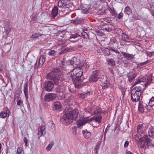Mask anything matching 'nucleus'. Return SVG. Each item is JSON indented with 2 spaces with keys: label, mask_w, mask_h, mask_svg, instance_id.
<instances>
[{
  "label": "nucleus",
  "mask_w": 154,
  "mask_h": 154,
  "mask_svg": "<svg viewBox=\"0 0 154 154\" xmlns=\"http://www.w3.org/2000/svg\"><path fill=\"white\" fill-rule=\"evenodd\" d=\"M67 113L64 115L60 118V122L65 125H68L72 122L73 120H76L77 118L79 113V111L78 109H74L72 111H68Z\"/></svg>",
  "instance_id": "obj_1"
},
{
  "label": "nucleus",
  "mask_w": 154,
  "mask_h": 154,
  "mask_svg": "<svg viewBox=\"0 0 154 154\" xmlns=\"http://www.w3.org/2000/svg\"><path fill=\"white\" fill-rule=\"evenodd\" d=\"M150 9L152 13V14L154 15V3L153 2H151L150 4Z\"/></svg>",
  "instance_id": "obj_37"
},
{
  "label": "nucleus",
  "mask_w": 154,
  "mask_h": 154,
  "mask_svg": "<svg viewBox=\"0 0 154 154\" xmlns=\"http://www.w3.org/2000/svg\"><path fill=\"white\" fill-rule=\"evenodd\" d=\"M22 152V149L20 147H18L17 151V154H21Z\"/></svg>",
  "instance_id": "obj_48"
},
{
  "label": "nucleus",
  "mask_w": 154,
  "mask_h": 154,
  "mask_svg": "<svg viewBox=\"0 0 154 154\" xmlns=\"http://www.w3.org/2000/svg\"><path fill=\"white\" fill-rule=\"evenodd\" d=\"M153 105H154V97H152L150 100L149 102L148 103V105L146 104V109H147L148 110L151 109V106H152Z\"/></svg>",
  "instance_id": "obj_22"
},
{
  "label": "nucleus",
  "mask_w": 154,
  "mask_h": 154,
  "mask_svg": "<svg viewBox=\"0 0 154 154\" xmlns=\"http://www.w3.org/2000/svg\"><path fill=\"white\" fill-rule=\"evenodd\" d=\"M122 37V41L127 42H131V39L129 38L128 36L126 34L123 33Z\"/></svg>",
  "instance_id": "obj_26"
},
{
  "label": "nucleus",
  "mask_w": 154,
  "mask_h": 154,
  "mask_svg": "<svg viewBox=\"0 0 154 154\" xmlns=\"http://www.w3.org/2000/svg\"><path fill=\"white\" fill-rule=\"evenodd\" d=\"M23 101L21 100H18L17 102V104L18 106H21V104H23Z\"/></svg>",
  "instance_id": "obj_53"
},
{
  "label": "nucleus",
  "mask_w": 154,
  "mask_h": 154,
  "mask_svg": "<svg viewBox=\"0 0 154 154\" xmlns=\"http://www.w3.org/2000/svg\"><path fill=\"white\" fill-rule=\"evenodd\" d=\"M105 53L106 55H109L110 54V51L108 48H106L105 51Z\"/></svg>",
  "instance_id": "obj_52"
},
{
  "label": "nucleus",
  "mask_w": 154,
  "mask_h": 154,
  "mask_svg": "<svg viewBox=\"0 0 154 154\" xmlns=\"http://www.w3.org/2000/svg\"><path fill=\"white\" fill-rule=\"evenodd\" d=\"M73 82L75 83V86L76 88H79L82 87L83 85L82 84L81 82L82 81V80L81 79H80L77 80H73Z\"/></svg>",
  "instance_id": "obj_19"
},
{
  "label": "nucleus",
  "mask_w": 154,
  "mask_h": 154,
  "mask_svg": "<svg viewBox=\"0 0 154 154\" xmlns=\"http://www.w3.org/2000/svg\"><path fill=\"white\" fill-rule=\"evenodd\" d=\"M87 67V65L86 63H84L82 65H80L79 67L78 68H80L82 70L83 72V71H85Z\"/></svg>",
  "instance_id": "obj_31"
},
{
  "label": "nucleus",
  "mask_w": 154,
  "mask_h": 154,
  "mask_svg": "<svg viewBox=\"0 0 154 154\" xmlns=\"http://www.w3.org/2000/svg\"><path fill=\"white\" fill-rule=\"evenodd\" d=\"M102 112V111L101 110L100 108L99 107H97V109L96 110L94 111V114H97L98 113L100 114Z\"/></svg>",
  "instance_id": "obj_44"
},
{
  "label": "nucleus",
  "mask_w": 154,
  "mask_h": 154,
  "mask_svg": "<svg viewBox=\"0 0 154 154\" xmlns=\"http://www.w3.org/2000/svg\"><path fill=\"white\" fill-rule=\"evenodd\" d=\"M148 134L149 136L154 138V128L151 126L149 128Z\"/></svg>",
  "instance_id": "obj_24"
},
{
  "label": "nucleus",
  "mask_w": 154,
  "mask_h": 154,
  "mask_svg": "<svg viewBox=\"0 0 154 154\" xmlns=\"http://www.w3.org/2000/svg\"><path fill=\"white\" fill-rule=\"evenodd\" d=\"M58 13V8L57 6H54L51 12V15L53 18H54Z\"/></svg>",
  "instance_id": "obj_20"
},
{
  "label": "nucleus",
  "mask_w": 154,
  "mask_h": 154,
  "mask_svg": "<svg viewBox=\"0 0 154 154\" xmlns=\"http://www.w3.org/2000/svg\"><path fill=\"white\" fill-rule=\"evenodd\" d=\"M56 53V51L54 50H50L48 53V54L50 56H55Z\"/></svg>",
  "instance_id": "obj_40"
},
{
  "label": "nucleus",
  "mask_w": 154,
  "mask_h": 154,
  "mask_svg": "<svg viewBox=\"0 0 154 154\" xmlns=\"http://www.w3.org/2000/svg\"><path fill=\"white\" fill-rule=\"evenodd\" d=\"M57 97V95L56 94L49 93L45 95L44 99L45 101L48 102L53 100Z\"/></svg>",
  "instance_id": "obj_10"
},
{
  "label": "nucleus",
  "mask_w": 154,
  "mask_h": 154,
  "mask_svg": "<svg viewBox=\"0 0 154 154\" xmlns=\"http://www.w3.org/2000/svg\"><path fill=\"white\" fill-rule=\"evenodd\" d=\"M60 66L64 70H65L66 68L64 64H62V65L61 66Z\"/></svg>",
  "instance_id": "obj_62"
},
{
  "label": "nucleus",
  "mask_w": 154,
  "mask_h": 154,
  "mask_svg": "<svg viewBox=\"0 0 154 154\" xmlns=\"http://www.w3.org/2000/svg\"><path fill=\"white\" fill-rule=\"evenodd\" d=\"M110 12L111 13L112 16H116L117 15V13L116 12H115L114 9H111L110 8L109 10Z\"/></svg>",
  "instance_id": "obj_46"
},
{
  "label": "nucleus",
  "mask_w": 154,
  "mask_h": 154,
  "mask_svg": "<svg viewBox=\"0 0 154 154\" xmlns=\"http://www.w3.org/2000/svg\"><path fill=\"white\" fill-rule=\"evenodd\" d=\"M103 30L108 32H109L112 31V29L110 27H108L103 29Z\"/></svg>",
  "instance_id": "obj_56"
},
{
  "label": "nucleus",
  "mask_w": 154,
  "mask_h": 154,
  "mask_svg": "<svg viewBox=\"0 0 154 154\" xmlns=\"http://www.w3.org/2000/svg\"><path fill=\"white\" fill-rule=\"evenodd\" d=\"M110 50L112 51H113L115 52L116 53H118L119 54L120 53L119 51V50L117 49H115L114 48H110Z\"/></svg>",
  "instance_id": "obj_47"
},
{
  "label": "nucleus",
  "mask_w": 154,
  "mask_h": 154,
  "mask_svg": "<svg viewBox=\"0 0 154 154\" xmlns=\"http://www.w3.org/2000/svg\"><path fill=\"white\" fill-rule=\"evenodd\" d=\"M82 132L84 136L86 138H89L91 135V133L86 130H83Z\"/></svg>",
  "instance_id": "obj_27"
},
{
  "label": "nucleus",
  "mask_w": 154,
  "mask_h": 154,
  "mask_svg": "<svg viewBox=\"0 0 154 154\" xmlns=\"http://www.w3.org/2000/svg\"><path fill=\"white\" fill-rule=\"evenodd\" d=\"M152 75L153 74H151V75H149V76L148 77L146 82L147 85L150 83L152 81L153 79L154 78V77Z\"/></svg>",
  "instance_id": "obj_33"
},
{
  "label": "nucleus",
  "mask_w": 154,
  "mask_h": 154,
  "mask_svg": "<svg viewBox=\"0 0 154 154\" xmlns=\"http://www.w3.org/2000/svg\"><path fill=\"white\" fill-rule=\"evenodd\" d=\"M73 97L72 95L69 94H64L61 97V99H63L65 98L66 100H70L72 99Z\"/></svg>",
  "instance_id": "obj_23"
},
{
  "label": "nucleus",
  "mask_w": 154,
  "mask_h": 154,
  "mask_svg": "<svg viewBox=\"0 0 154 154\" xmlns=\"http://www.w3.org/2000/svg\"><path fill=\"white\" fill-rule=\"evenodd\" d=\"M83 12L85 14H87L88 13L89 11L88 9H85V10H84L83 9Z\"/></svg>",
  "instance_id": "obj_58"
},
{
  "label": "nucleus",
  "mask_w": 154,
  "mask_h": 154,
  "mask_svg": "<svg viewBox=\"0 0 154 154\" xmlns=\"http://www.w3.org/2000/svg\"><path fill=\"white\" fill-rule=\"evenodd\" d=\"M122 54L124 57L127 60H132L133 59V56L129 54L126 53L125 52H122Z\"/></svg>",
  "instance_id": "obj_25"
},
{
  "label": "nucleus",
  "mask_w": 154,
  "mask_h": 154,
  "mask_svg": "<svg viewBox=\"0 0 154 154\" xmlns=\"http://www.w3.org/2000/svg\"><path fill=\"white\" fill-rule=\"evenodd\" d=\"M109 71L113 74H114V72L113 70L111 69H109Z\"/></svg>",
  "instance_id": "obj_64"
},
{
  "label": "nucleus",
  "mask_w": 154,
  "mask_h": 154,
  "mask_svg": "<svg viewBox=\"0 0 154 154\" xmlns=\"http://www.w3.org/2000/svg\"><path fill=\"white\" fill-rule=\"evenodd\" d=\"M138 109V111L140 112L141 113H143L144 112V109L141 104L140 103L139 104Z\"/></svg>",
  "instance_id": "obj_35"
},
{
  "label": "nucleus",
  "mask_w": 154,
  "mask_h": 154,
  "mask_svg": "<svg viewBox=\"0 0 154 154\" xmlns=\"http://www.w3.org/2000/svg\"><path fill=\"white\" fill-rule=\"evenodd\" d=\"M143 138L144 139H141L139 140L138 143V146L141 148H144L145 146L150 143L151 141L148 138L147 135L144 136Z\"/></svg>",
  "instance_id": "obj_4"
},
{
  "label": "nucleus",
  "mask_w": 154,
  "mask_h": 154,
  "mask_svg": "<svg viewBox=\"0 0 154 154\" xmlns=\"http://www.w3.org/2000/svg\"><path fill=\"white\" fill-rule=\"evenodd\" d=\"M93 75L90 77V81L91 82H96L98 79L100 78L101 75L100 72L99 71H95L93 72Z\"/></svg>",
  "instance_id": "obj_8"
},
{
  "label": "nucleus",
  "mask_w": 154,
  "mask_h": 154,
  "mask_svg": "<svg viewBox=\"0 0 154 154\" xmlns=\"http://www.w3.org/2000/svg\"><path fill=\"white\" fill-rule=\"evenodd\" d=\"M145 126L143 124H141L138 125L137 126V132L140 134L141 137H143L146 135L145 134L144 131L145 130Z\"/></svg>",
  "instance_id": "obj_7"
},
{
  "label": "nucleus",
  "mask_w": 154,
  "mask_h": 154,
  "mask_svg": "<svg viewBox=\"0 0 154 154\" xmlns=\"http://www.w3.org/2000/svg\"><path fill=\"white\" fill-rule=\"evenodd\" d=\"M69 91L71 93H75V90H74L71 87H70L69 88Z\"/></svg>",
  "instance_id": "obj_49"
},
{
  "label": "nucleus",
  "mask_w": 154,
  "mask_h": 154,
  "mask_svg": "<svg viewBox=\"0 0 154 154\" xmlns=\"http://www.w3.org/2000/svg\"><path fill=\"white\" fill-rule=\"evenodd\" d=\"M74 50V48L72 45L70 43H68L65 46L63 47L59 54H61L68 52H70Z\"/></svg>",
  "instance_id": "obj_5"
},
{
  "label": "nucleus",
  "mask_w": 154,
  "mask_h": 154,
  "mask_svg": "<svg viewBox=\"0 0 154 154\" xmlns=\"http://www.w3.org/2000/svg\"><path fill=\"white\" fill-rule=\"evenodd\" d=\"M50 81H48L45 82L44 84V88L46 91H51L54 87V84H55L54 82H52Z\"/></svg>",
  "instance_id": "obj_9"
},
{
  "label": "nucleus",
  "mask_w": 154,
  "mask_h": 154,
  "mask_svg": "<svg viewBox=\"0 0 154 154\" xmlns=\"http://www.w3.org/2000/svg\"><path fill=\"white\" fill-rule=\"evenodd\" d=\"M88 93H86L84 94H82L81 95V97L82 98H84L85 97V96H86L87 95H88Z\"/></svg>",
  "instance_id": "obj_59"
},
{
  "label": "nucleus",
  "mask_w": 154,
  "mask_h": 154,
  "mask_svg": "<svg viewBox=\"0 0 154 154\" xmlns=\"http://www.w3.org/2000/svg\"><path fill=\"white\" fill-rule=\"evenodd\" d=\"M123 14L122 13V12L120 13L118 15V19H121V18H122L123 17Z\"/></svg>",
  "instance_id": "obj_55"
},
{
  "label": "nucleus",
  "mask_w": 154,
  "mask_h": 154,
  "mask_svg": "<svg viewBox=\"0 0 154 154\" xmlns=\"http://www.w3.org/2000/svg\"><path fill=\"white\" fill-rule=\"evenodd\" d=\"M8 115L7 112H2L0 113V116L1 118H4L7 117Z\"/></svg>",
  "instance_id": "obj_32"
},
{
  "label": "nucleus",
  "mask_w": 154,
  "mask_h": 154,
  "mask_svg": "<svg viewBox=\"0 0 154 154\" xmlns=\"http://www.w3.org/2000/svg\"><path fill=\"white\" fill-rule=\"evenodd\" d=\"M80 36V35L78 33H76L75 34H72L71 35L69 38L70 39L75 38Z\"/></svg>",
  "instance_id": "obj_43"
},
{
  "label": "nucleus",
  "mask_w": 154,
  "mask_h": 154,
  "mask_svg": "<svg viewBox=\"0 0 154 154\" xmlns=\"http://www.w3.org/2000/svg\"><path fill=\"white\" fill-rule=\"evenodd\" d=\"M129 144V142L128 141H126L125 142L124 146L125 147H127Z\"/></svg>",
  "instance_id": "obj_60"
},
{
  "label": "nucleus",
  "mask_w": 154,
  "mask_h": 154,
  "mask_svg": "<svg viewBox=\"0 0 154 154\" xmlns=\"http://www.w3.org/2000/svg\"><path fill=\"white\" fill-rule=\"evenodd\" d=\"M108 64L111 66H113L115 64V62L113 59H110L108 61Z\"/></svg>",
  "instance_id": "obj_38"
},
{
  "label": "nucleus",
  "mask_w": 154,
  "mask_h": 154,
  "mask_svg": "<svg viewBox=\"0 0 154 154\" xmlns=\"http://www.w3.org/2000/svg\"><path fill=\"white\" fill-rule=\"evenodd\" d=\"M24 92L25 94V96L26 99L28 98V85L27 84L25 85L24 87Z\"/></svg>",
  "instance_id": "obj_30"
},
{
  "label": "nucleus",
  "mask_w": 154,
  "mask_h": 154,
  "mask_svg": "<svg viewBox=\"0 0 154 154\" xmlns=\"http://www.w3.org/2000/svg\"><path fill=\"white\" fill-rule=\"evenodd\" d=\"M131 99L133 102H137L138 101L140 98V97L141 95V93L136 92H133L132 91L131 92Z\"/></svg>",
  "instance_id": "obj_11"
},
{
  "label": "nucleus",
  "mask_w": 154,
  "mask_h": 154,
  "mask_svg": "<svg viewBox=\"0 0 154 154\" xmlns=\"http://www.w3.org/2000/svg\"><path fill=\"white\" fill-rule=\"evenodd\" d=\"M144 87L143 85L141 84L140 86H137L134 87L132 91L136 92H140L141 94L142 89Z\"/></svg>",
  "instance_id": "obj_18"
},
{
  "label": "nucleus",
  "mask_w": 154,
  "mask_h": 154,
  "mask_svg": "<svg viewBox=\"0 0 154 154\" xmlns=\"http://www.w3.org/2000/svg\"><path fill=\"white\" fill-rule=\"evenodd\" d=\"M54 142L52 141L51 142V143L49 144L48 146L46 148V150L49 151L51 149V148L54 145Z\"/></svg>",
  "instance_id": "obj_39"
},
{
  "label": "nucleus",
  "mask_w": 154,
  "mask_h": 154,
  "mask_svg": "<svg viewBox=\"0 0 154 154\" xmlns=\"http://www.w3.org/2000/svg\"><path fill=\"white\" fill-rule=\"evenodd\" d=\"M49 127L52 129H53L54 128V125L52 121H50L48 123Z\"/></svg>",
  "instance_id": "obj_36"
},
{
  "label": "nucleus",
  "mask_w": 154,
  "mask_h": 154,
  "mask_svg": "<svg viewBox=\"0 0 154 154\" xmlns=\"http://www.w3.org/2000/svg\"><path fill=\"white\" fill-rule=\"evenodd\" d=\"M42 37H43L44 38V39L43 40H45V39H46V36L45 35L36 33L32 34V36L31 37V38H32L33 40H35L37 38H38V37L41 38ZM40 38L41 39V38Z\"/></svg>",
  "instance_id": "obj_13"
},
{
  "label": "nucleus",
  "mask_w": 154,
  "mask_h": 154,
  "mask_svg": "<svg viewBox=\"0 0 154 154\" xmlns=\"http://www.w3.org/2000/svg\"><path fill=\"white\" fill-rule=\"evenodd\" d=\"M132 11L129 7L127 6L125 9V13L128 15H129L131 13Z\"/></svg>",
  "instance_id": "obj_29"
},
{
  "label": "nucleus",
  "mask_w": 154,
  "mask_h": 154,
  "mask_svg": "<svg viewBox=\"0 0 154 154\" xmlns=\"http://www.w3.org/2000/svg\"><path fill=\"white\" fill-rule=\"evenodd\" d=\"M71 4L69 3L66 0H60L58 3V6L59 8H69Z\"/></svg>",
  "instance_id": "obj_6"
},
{
  "label": "nucleus",
  "mask_w": 154,
  "mask_h": 154,
  "mask_svg": "<svg viewBox=\"0 0 154 154\" xmlns=\"http://www.w3.org/2000/svg\"><path fill=\"white\" fill-rule=\"evenodd\" d=\"M89 120L87 118H85L79 120L78 123V125L79 126H82L87 123Z\"/></svg>",
  "instance_id": "obj_21"
},
{
  "label": "nucleus",
  "mask_w": 154,
  "mask_h": 154,
  "mask_svg": "<svg viewBox=\"0 0 154 154\" xmlns=\"http://www.w3.org/2000/svg\"><path fill=\"white\" fill-rule=\"evenodd\" d=\"M45 134V128L44 125H41L40 128L38 129V135L40 137L42 135H44Z\"/></svg>",
  "instance_id": "obj_16"
},
{
  "label": "nucleus",
  "mask_w": 154,
  "mask_h": 154,
  "mask_svg": "<svg viewBox=\"0 0 154 154\" xmlns=\"http://www.w3.org/2000/svg\"><path fill=\"white\" fill-rule=\"evenodd\" d=\"M100 146V144L99 142H97L94 148V151L96 153H98V151L99 149Z\"/></svg>",
  "instance_id": "obj_42"
},
{
  "label": "nucleus",
  "mask_w": 154,
  "mask_h": 154,
  "mask_svg": "<svg viewBox=\"0 0 154 154\" xmlns=\"http://www.w3.org/2000/svg\"><path fill=\"white\" fill-rule=\"evenodd\" d=\"M57 91V92H59L60 93H63V92L65 91V88L63 86L59 87Z\"/></svg>",
  "instance_id": "obj_34"
},
{
  "label": "nucleus",
  "mask_w": 154,
  "mask_h": 154,
  "mask_svg": "<svg viewBox=\"0 0 154 154\" xmlns=\"http://www.w3.org/2000/svg\"><path fill=\"white\" fill-rule=\"evenodd\" d=\"M148 62H149V61L147 60V61H146L145 62H144L140 63L138 64V66H143V65H144L146 64V63H147Z\"/></svg>",
  "instance_id": "obj_50"
},
{
  "label": "nucleus",
  "mask_w": 154,
  "mask_h": 154,
  "mask_svg": "<svg viewBox=\"0 0 154 154\" xmlns=\"http://www.w3.org/2000/svg\"><path fill=\"white\" fill-rule=\"evenodd\" d=\"M109 82L107 79L106 82L103 83L102 84V88L103 89H105L109 87Z\"/></svg>",
  "instance_id": "obj_28"
},
{
  "label": "nucleus",
  "mask_w": 154,
  "mask_h": 154,
  "mask_svg": "<svg viewBox=\"0 0 154 154\" xmlns=\"http://www.w3.org/2000/svg\"><path fill=\"white\" fill-rule=\"evenodd\" d=\"M23 141L25 143L26 146H27L28 145H27V141L28 140L26 137H24L23 139Z\"/></svg>",
  "instance_id": "obj_57"
},
{
  "label": "nucleus",
  "mask_w": 154,
  "mask_h": 154,
  "mask_svg": "<svg viewBox=\"0 0 154 154\" xmlns=\"http://www.w3.org/2000/svg\"><path fill=\"white\" fill-rule=\"evenodd\" d=\"M122 41V40L121 41L120 43V45H124L125 44V42H124V41Z\"/></svg>",
  "instance_id": "obj_63"
},
{
  "label": "nucleus",
  "mask_w": 154,
  "mask_h": 154,
  "mask_svg": "<svg viewBox=\"0 0 154 154\" xmlns=\"http://www.w3.org/2000/svg\"><path fill=\"white\" fill-rule=\"evenodd\" d=\"M134 138L135 140L137 141L138 140H140L141 139H143V137H141L140 136V134H136L134 136Z\"/></svg>",
  "instance_id": "obj_41"
},
{
  "label": "nucleus",
  "mask_w": 154,
  "mask_h": 154,
  "mask_svg": "<svg viewBox=\"0 0 154 154\" xmlns=\"http://www.w3.org/2000/svg\"><path fill=\"white\" fill-rule=\"evenodd\" d=\"M102 118V116L100 115H96L91 118L89 119V121L93 120L94 122H97L98 124H99L101 122Z\"/></svg>",
  "instance_id": "obj_12"
},
{
  "label": "nucleus",
  "mask_w": 154,
  "mask_h": 154,
  "mask_svg": "<svg viewBox=\"0 0 154 154\" xmlns=\"http://www.w3.org/2000/svg\"><path fill=\"white\" fill-rule=\"evenodd\" d=\"M141 83V82L140 81V79H139L138 80H137L134 83V86L138 84H139L140 83Z\"/></svg>",
  "instance_id": "obj_54"
},
{
  "label": "nucleus",
  "mask_w": 154,
  "mask_h": 154,
  "mask_svg": "<svg viewBox=\"0 0 154 154\" xmlns=\"http://www.w3.org/2000/svg\"><path fill=\"white\" fill-rule=\"evenodd\" d=\"M68 63H70L71 65H73L74 63V60H71L70 61H68Z\"/></svg>",
  "instance_id": "obj_61"
},
{
  "label": "nucleus",
  "mask_w": 154,
  "mask_h": 154,
  "mask_svg": "<svg viewBox=\"0 0 154 154\" xmlns=\"http://www.w3.org/2000/svg\"><path fill=\"white\" fill-rule=\"evenodd\" d=\"M45 56H41L40 57L37 67H40L43 65L45 62Z\"/></svg>",
  "instance_id": "obj_17"
},
{
  "label": "nucleus",
  "mask_w": 154,
  "mask_h": 154,
  "mask_svg": "<svg viewBox=\"0 0 154 154\" xmlns=\"http://www.w3.org/2000/svg\"><path fill=\"white\" fill-rule=\"evenodd\" d=\"M82 36L85 39H87L88 38V35L87 33L85 32H82L81 33Z\"/></svg>",
  "instance_id": "obj_45"
},
{
  "label": "nucleus",
  "mask_w": 154,
  "mask_h": 154,
  "mask_svg": "<svg viewBox=\"0 0 154 154\" xmlns=\"http://www.w3.org/2000/svg\"><path fill=\"white\" fill-rule=\"evenodd\" d=\"M60 70L58 68H54L52 70V72L48 73L47 76L49 79L52 81L54 82L55 85H57L59 81H60V77L59 76V72Z\"/></svg>",
  "instance_id": "obj_2"
},
{
  "label": "nucleus",
  "mask_w": 154,
  "mask_h": 154,
  "mask_svg": "<svg viewBox=\"0 0 154 154\" xmlns=\"http://www.w3.org/2000/svg\"><path fill=\"white\" fill-rule=\"evenodd\" d=\"M83 71L80 68H76L72 71L70 75L72 77V80H79L82 75Z\"/></svg>",
  "instance_id": "obj_3"
},
{
  "label": "nucleus",
  "mask_w": 154,
  "mask_h": 154,
  "mask_svg": "<svg viewBox=\"0 0 154 154\" xmlns=\"http://www.w3.org/2000/svg\"><path fill=\"white\" fill-rule=\"evenodd\" d=\"M136 74L134 70L130 72L128 74V79L130 82H131L136 77Z\"/></svg>",
  "instance_id": "obj_15"
},
{
  "label": "nucleus",
  "mask_w": 154,
  "mask_h": 154,
  "mask_svg": "<svg viewBox=\"0 0 154 154\" xmlns=\"http://www.w3.org/2000/svg\"><path fill=\"white\" fill-rule=\"evenodd\" d=\"M140 81L141 82H144L146 80V79L145 77H140L139 79Z\"/></svg>",
  "instance_id": "obj_51"
},
{
  "label": "nucleus",
  "mask_w": 154,
  "mask_h": 154,
  "mask_svg": "<svg viewBox=\"0 0 154 154\" xmlns=\"http://www.w3.org/2000/svg\"><path fill=\"white\" fill-rule=\"evenodd\" d=\"M53 108L55 111H60L62 108L61 103L58 101L54 102L53 106Z\"/></svg>",
  "instance_id": "obj_14"
}]
</instances>
